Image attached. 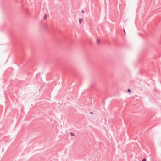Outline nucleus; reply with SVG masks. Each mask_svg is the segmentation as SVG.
Listing matches in <instances>:
<instances>
[{
    "label": "nucleus",
    "mask_w": 161,
    "mask_h": 161,
    "mask_svg": "<svg viewBox=\"0 0 161 161\" xmlns=\"http://www.w3.org/2000/svg\"><path fill=\"white\" fill-rule=\"evenodd\" d=\"M83 21L82 19V18H80L79 19V22L80 23H81Z\"/></svg>",
    "instance_id": "f257e3e1"
},
{
    "label": "nucleus",
    "mask_w": 161,
    "mask_h": 161,
    "mask_svg": "<svg viewBox=\"0 0 161 161\" xmlns=\"http://www.w3.org/2000/svg\"><path fill=\"white\" fill-rule=\"evenodd\" d=\"M47 15L46 14H45V15H44V17H43L44 19H47Z\"/></svg>",
    "instance_id": "f03ea898"
},
{
    "label": "nucleus",
    "mask_w": 161,
    "mask_h": 161,
    "mask_svg": "<svg viewBox=\"0 0 161 161\" xmlns=\"http://www.w3.org/2000/svg\"><path fill=\"white\" fill-rule=\"evenodd\" d=\"M70 134L71 136H75V134L73 132H70Z\"/></svg>",
    "instance_id": "7ed1b4c3"
},
{
    "label": "nucleus",
    "mask_w": 161,
    "mask_h": 161,
    "mask_svg": "<svg viewBox=\"0 0 161 161\" xmlns=\"http://www.w3.org/2000/svg\"><path fill=\"white\" fill-rule=\"evenodd\" d=\"M97 43H99L100 42V40L99 38H97Z\"/></svg>",
    "instance_id": "20e7f679"
},
{
    "label": "nucleus",
    "mask_w": 161,
    "mask_h": 161,
    "mask_svg": "<svg viewBox=\"0 0 161 161\" xmlns=\"http://www.w3.org/2000/svg\"><path fill=\"white\" fill-rule=\"evenodd\" d=\"M127 92H131V90L130 89H128L127 90Z\"/></svg>",
    "instance_id": "39448f33"
},
{
    "label": "nucleus",
    "mask_w": 161,
    "mask_h": 161,
    "mask_svg": "<svg viewBox=\"0 0 161 161\" xmlns=\"http://www.w3.org/2000/svg\"><path fill=\"white\" fill-rule=\"evenodd\" d=\"M146 161V159H145V158H143V159L142 160V161Z\"/></svg>",
    "instance_id": "423d86ee"
},
{
    "label": "nucleus",
    "mask_w": 161,
    "mask_h": 161,
    "mask_svg": "<svg viewBox=\"0 0 161 161\" xmlns=\"http://www.w3.org/2000/svg\"><path fill=\"white\" fill-rule=\"evenodd\" d=\"M81 12H82V13H84L85 11H84V10H81Z\"/></svg>",
    "instance_id": "0eeeda50"
},
{
    "label": "nucleus",
    "mask_w": 161,
    "mask_h": 161,
    "mask_svg": "<svg viewBox=\"0 0 161 161\" xmlns=\"http://www.w3.org/2000/svg\"><path fill=\"white\" fill-rule=\"evenodd\" d=\"M124 33H125V30H124Z\"/></svg>",
    "instance_id": "6e6552de"
}]
</instances>
